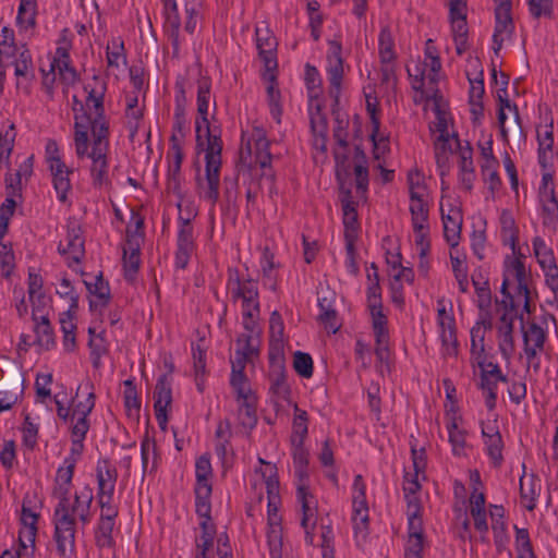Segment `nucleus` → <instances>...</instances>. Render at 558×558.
Returning <instances> with one entry per match:
<instances>
[{"instance_id":"nucleus-1","label":"nucleus","mask_w":558,"mask_h":558,"mask_svg":"<svg viewBox=\"0 0 558 558\" xmlns=\"http://www.w3.org/2000/svg\"><path fill=\"white\" fill-rule=\"evenodd\" d=\"M74 470L75 461L72 458L62 462L57 470L52 488V496L57 500L52 515V541L59 558L75 556L76 531L84 530L93 520V489L85 485L71 494Z\"/></svg>"},{"instance_id":"nucleus-2","label":"nucleus","mask_w":558,"mask_h":558,"mask_svg":"<svg viewBox=\"0 0 558 558\" xmlns=\"http://www.w3.org/2000/svg\"><path fill=\"white\" fill-rule=\"evenodd\" d=\"M529 275L519 257H508L505 262L501 293L509 300L510 308L505 310L497 326L498 349L501 356L509 361L514 352L513 324L515 308L523 306L530 313Z\"/></svg>"},{"instance_id":"nucleus-3","label":"nucleus","mask_w":558,"mask_h":558,"mask_svg":"<svg viewBox=\"0 0 558 558\" xmlns=\"http://www.w3.org/2000/svg\"><path fill=\"white\" fill-rule=\"evenodd\" d=\"M74 145L75 154L78 159L89 158L90 177L95 186H102L109 181V132L102 125L97 128L96 133H92V148L88 150V121L85 116L74 117Z\"/></svg>"},{"instance_id":"nucleus-4","label":"nucleus","mask_w":558,"mask_h":558,"mask_svg":"<svg viewBox=\"0 0 558 558\" xmlns=\"http://www.w3.org/2000/svg\"><path fill=\"white\" fill-rule=\"evenodd\" d=\"M227 290L233 302H242V325L246 331L256 330L259 318V293L257 282L241 277L238 269L228 270Z\"/></svg>"},{"instance_id":"nucleus-5","label":"nucleus","mask_w":558,"mask_h":558,"mask_svg":"<svg viewBox=\"0 0 558 558\" xmlns=\"http://www.w3.org/2000/svg\"><path fill=\"white\" fill-rule=\"evenodd\" d=\"M221 149V140L209 134L205 153V175L196 177V187L199 197L208 202L213 207L219 199Z\"/></svg>"},{"instance_id":"nucleus-6","label":"nucleus","mask_w":558,"mask_h":558,"mask_svg":"<svg viewBox=\"0 0 558 558\" xmlns=\"http://www.w3.org/2000/svg\"><path fill=\"white\" fill-rule=\"evenodd\" d=\"M428 101H433V110L436 119L429 129L433 133H438L435 140V155L439 167H445L448 162V153H452V145L459 146V138L456 133L449 132L450 117L442 107V98L439 94L432 96Z\"/></svg>"},{"instance_id":"nucleus-7","label":"nucleus","mask_w":558,"mask_h":558,"mask_svg":"<svg viewBox=\"0 0 558 558\" xmlns=\"http://www.w3.org/2000/svg\"><path fill=\"white\" fill-rule=\"evenodd\" d=\"M84 89L87 93L85 106L89 111L93 110V112H86L83 104H81L76 96H74V102L81 106L82 111L81 113H76L75 117L85 116L88 121V130H90L92 133H96L99 125H102L106 129V132H109V121L105 116L104 107L107 83L95 75L93 77V83H87L84 86Z\"/></svg>"},{"instance_id":"nucleus-8","label":"nucleus","mask_w":558,"mask_h":558,"mask_svg":"<svg viewBox=\"0 0 558 558\" xmlns=\"http://www.w3.org/2000/svg\"><path fill=\"white\" fill-rule=\"evenodd\" d=\"M547 330L536 323L523 329V351L527 368L534 373L541 369V355L546 352Z\"/></svg>"},{"instance_id":"nucleus-9","label":"nucleus","mask_w":558,"mask_h":558,"mask_svg":"<svg viewBox=\"0 0 558 558\" xmlns=\"http://www.w3.org/2000/svg\"><path fill=\"white\" fill-rule=\"evenodd\" d=\"M270 142L264 128L254 126L250 133L242 135V158L246 153L248 156H254V160L260 168H268L271 165L272 156L269 153Z\"/></svg>"},{"instance_id":"nucleus-10","label":"nucleus","mask_w":558,"mask_h":558,"mask_svg":"<svg viewBox=\"0 0 558 558\" xmlns=\"http://www.w3.org/2000/svg\"><path fill=\"white\" fill-rule=\"evenodd\" d=\"M178 221L179 230L174 264L177 268L185 269L195 251L194 228L191 225V215L183 217L180 214Z\"/></svg>"},{"instance_id":"nucleus-11","label":"nucleus","mask_w":558,"mask_h":558,"mask_svg":"<svg viewBox=\"0 0 558 558\" xmlns=\"http://www.w3.org/2000/svg\"><path fill=\"white\" fill-rule=\"evenodd\" d=\"M58 252L62 255L68 265L80 264L85 255V239L80 225L73 222L68 226L65 238L60 241Z\"/></svg>"},{"instance_id":"nucleus-12","label":"nucleus","mask_w":558,"mask_h":558,"mask_svg":"<svg viewBox=\"0 0 558 558\" xmlns=\"http://www.w3.org/2000/svg\"><path fill=\"white\" fill-rule=\"evenodd\" d=\"M296 499L301 505L300 523L305 533L307 545L314 544V529L317 522V501L304 485L298 487Z\"/></svg>"},{"instance_id":"nucleus-13","label":"nucleus","mask_w":558,"mask_h":558,"mask_svg":"<svg viewBox=\"0 0 558 558\" xmlns=\"http://www.w3.org/2000/svg\"><path fill=\"white\" fill-rule=\"evenodd\" d=\"M258 319H256V330L242 333L236 339V349L234 357L231 360V366L239 369H245L247 362H251L258 354Z\"/></svg>"},{"instance_id":"nucleus-14","label":"nucleus","mask_w":558,"mask_h":558,"mask_svg":"<svg viewBox=\"0 0 558 558\" xmlns=\"http://www.w3.org/2000/svg\"><path fill=\"white\" fill-rule=\"evenodd\" d=\"M327 75L330 84V95L338 100L343 78V60L341 58V46L335 41L330 44L327 54Z\"/></svg>"},{"instance_id":"nucleus-15","label":"nucleus","mask_w":558,"mask_h":558,"mask_svg":"<svg viewBox=\"0 0 558 558\" xmlns=\"http://www.w3.org/2000/svg\"><path fill=\"white\" fill-rule=\"evenodd\" d=\"M427 62L413 61L408 65L407 71L411 78L412 88L421 94V98L429 100L432 96H437V83L429 84L428 73H426Z\"/></svg>"},{"instance_id":"nucleus-16","label":"nucleus","mask_w":558,"mask_h":558,"mask_svg":"<svg viewBox=\"0 0 558 558\" xmlns=\"http://www.w3.org/2000/svg\"><path fill=\"white\" fill-rule=\"evenodd\" d=\"M154 400V410L157 423L162 430H166L168 424L167 411L172 402V391L171 386L165 376L159 378L156 384Z\"/></svg>"},{"instance_id":"nucleus-17","label":"nucleus","mask_w":558,"mask_h":558,"mask_svg":"<svg viewBox=\"0 0 558 558\" xmlns=\"http://www.w3.org/2000/svg\"><path fill=\"white\" fill-rule=\"evenodd\" d=\"M256 35V48L258 50V54L263 60L265 68L267 71H271L277 66L276 60V49H277V39L267 26L262 27L257 26L255 29Z\"/></svg>"},{"instance_id":"nucleus-18","label":"nucleus","mask_w":558,"mask_h":558,"mask_svg":"<svg viewBox=\"0 0 558 558\" xmlns=\"http://www.w3.org/2000/svg\"><path fill=\"white\" fill-rule=\"evenodd\" d=\"M441 219L444 223V236L451 248H456L459 244L461 226L463 221L461 209L449 205L448 213L444 206H440Z\"/></svg>"},{"instance_id":"nucleus-19","label":"nucleus","mask_w":558,"mask_h":558,"mask_svg":"<svg viewBox=\"0 0 558 558\" xmlns=\"http://www.w3.org/2000/svg\"><path fill=\"white\" fill-rule=\"evenodd\" d=\"M372 317V326L376 340L375 353L379 360H384L388 349L387 317L383 312V305L368 308Z\"/></svg>"},{"instance_id":"nucleus-20","label":"nucleus","mask_w":558,"mask_h":558,"mask_svg":"<svg viewBox=\"0 0 558 558\" xmlns=\"http://www.w3.org/2000/svg\"><path fill=\"white\" fill-rule=\"evenodd\" d=\"M268 379L269 392L271 395L274 403L276 405H279L282 402H290L291 388L287 380L286 368H280L279 371L269 369Z\"/></svg>"},{"instance_id":"nucleus-21","label":"nucleus","mask_w":558,"mask_h":558,"mask_svg":"<svg viewBox=\"0 0 558 558\" xmlns=\"http://www.w3.org/2000/svg\"><path fill=\"white\" fill-rule=\"evenodd\" d=\"M439 328V337L441 340V353L446 357H454L458 355V339L456 333L454 317H445L437 319Z\"/></svg>"},{"instance_id":"nucleus-22","label":"nucleus","mask_w":558,"mask_h":558,"mask_svg":"<svg viewBox=\"0 0 558 558\" xmlns=\"http://www.w3.org/2000/svg\"><path fill=\"white\" fill-rule=\"evenodd\" d=\"M537 143L538 163L543 170L550 169L555 158L553 124L537 129Z\"/></svg>"},{"instance_id":"nucleus-23","label":"nucleus","mask_w":558,"mask_h":558,"mask_svg":"<svg viewBox=\"0 0 558 558\" xmlns=\"http://www.w3.org/2000/svg\"><path fill=\"white\" fill-rule=\"evenodd\" d=\"M255 473L259 477V482L255 481L252 484V487L255 490H257L258 486H262L263 484H265L267 499H270V502L274 506L277 498H280V496H279L280 486H279V480H278V475H277V468L271 463H267L266 469H256Z\"/></svg>"},{"instance_id":"nucleus-24","label":"nucleus","mask_w":558,"mask_h":558,"mask_svg":"<svg viewBox=\"0 0 558 558\" xmlns=\"http://www.w3.org/2000/svg\"><path fill=\"white\" fill-rule=\"evenodd\" d=\"M496 25L493 35L494 50H500L505 39L509 38L513 31V21L511 17V10L507 8L495 9Z\"/></svg>"},{"instance_id":"nucleus-25","label":"nucleus","mask_w":558,"mask_h":558,"mask_svg":"<svg viewBox=\"0 0 558 558\" xmlns=\"http://www.w3.org/2000/svg\"><path fill=\"white\" fill-rule=\"evenodd\" d=\"M538 207L542 226L550 232H558V195L545 194Z\"/></svg>"},{"instance_id":"nucleus-26","label":"nucleus","mask_w":558,"mask_h":558,"mask_svg":"<svg viewBox=\"0 0 558 558\" xmlns=\"http://www.w3.org/2000/svg\"><path fill=\"white\" fill-rule=\"evenodd\" d=\"M498 99H499L498 123H499V128H500L501 138L505 142H508V138H509V128L506 126V120H507V114L505 112L506 109L509 110V112H511L514 117L515 128L518 130L519 136L521 138H525V133L523 131V126L521 123V119H520V114H519L517 105L511 104L507 97L504 98L500 93L498 94Z\"/></svg>"},{"instance_id":"nucleus-27","label":"nucleus","mask_w":558,"mask_h":558,"mask_svg":"<svg viewBox=\"0 0 558 558\" xmlns=\"http://www.w3.org/2000/svg\"><path fill=\"white\" fill-rule=\"evenodd\" d=\"M49 170L52 175V184L57 193V197L61 203H65L68 201V194L72 189L69 178L72 170L64 162L50 166Z\"/></svg>"},{"instance_id":"nucleus-28","label":"nucleus","mask_w":558,"mask_h":558,"mask_svg":"<svg viewBox=\"0 0 558 558\" xmlns=\"http://www.w3.org/2000/svg\"><path fill=\"white\" fill-rule=\"evenodd\" d=\"M311 129L313 133V146L316 150L325 153L327 149V120L319 106L310 112Z\"/></svg>"},{"instance_id":"nucleus-29","label":"nucleus","mask_w":558,"mask_h":558,"mask_svg":"<svg viewBox=\"0 0 558 558\" xmlns=\"http://www.w3.org/2000/svg\"><path fill=\"white\" fill-rule=\"evenodd\" d=\"M106 59L108 69L112 71L122 72L128 66L124 41L121 37H114L108 41Z\"/></svg>"},{"instance_id":"nucleus-30","label":"nucleus","mask_w":558,"mask_h":558,"mask_svg":"<svg viewBox=\"0 0 558 558\" xmlns=\"http://www.w3.org/2000/svg\"><path fill=\"white\" fill-rule=\"evenodd\" d=\"M163 4V16L166 27L168 28L170 39L175 49L179 48L180 45V27L181 20L178 11V5L175 0H161Z\"/></svg>"},{"instance_id":"nucleus-31","label":"nucleus","mask_w":558,"mask_h":558,"mask_svg":"<svg viewBox=\"0 0 558 558\" xmlns=\"http://www.w3.org/2000/svg\"><path fill=\"white\" fill-rule=\"evenodd\" d=\"M451 31L456 44V51L463 54L468 48L466 12L450 13Z\"/></svg>"},{"instance_id":"nucleus-32","label":"nucleus","mask_w":558,"mask_h":558,"mask_svg":"<svg viewBox=\"0 0 558 558\" xmlns=\"http://www.w3.org/2000/svg\"><path fill=\"white\" fill-rule=\"evenodd\" d=\"M123 264L125 278L132 280L141 264L140 243L136 236L128 238L126 244L123 247Z\"/></svg>"},{"instance_id":"nucleus-33","label":"nucleus","mask_w":558,"mask_h":558,"mask_svg":"<svg viewBox=\"0 0 558 558\" xmlns=\"http://www.w3.org/2000/svg\"><path fill=\"white\" fill-rule=\"evenodd\" d=\"M542 485L541 480L531 474H525L520 478V495L523 500L526 501L525 508L532 511L536 507V500L541 494Z\"/></svg>"},{"instance_id":"nucleus-34","label":"nucleus","mask_w":558,"mask_h":558,"mask_svg":"<svg viewBox=\"0 0 558 558\" xmlns=\"http://www.w3.org/2000/svg\"><path fill=\"white\" fill-rule=\"evenodd\" d=\"M37 16L36 0H21L17 9L16 24L21 32H28L35 28Z\"/></svg>"},{"instance_id":"nucleus-35","label":"nucleus","mask_w":558,"mask_h":558,"mask_svg":"<svg viewBox=\"0 0 558 558\" xmlns=\"http://www.w3.org/2000/svg\"><path fill=\"white\" fill-rule=\"evenodd\" d=\"M81 391L86 392V398L82 401H73L71 413L72 417H88L95 407V393L92 381L88 380L85 384L80 385L76 389V395H78Z\"/></svg>"},{"instance_id":"nucleus-36","label":"nucleus","mask_w":558,"mask_h":558,"mask_svg":"<svg viewBox=\"0 0 558 558\" xmlns=\"http://www.w3.org/2000/svg\"><path fill=\"white\" fill-rule=\"evenodd\" d=\"M231 368L230 384L235 391L238 403L257 399L247 383L244 369H239L235 366H231Z\"/></svg>"},{"instance_id":"nucleus-37","label":"nucleus","mask_w":558,"mask_h":558,"mask_svg":"<svg viewBox=\"0 0 558 558\" xmlns=\"http://www.w3.org/2000/svg\"><path fill=\"white\" fill-rule=\"evenodd\" d=\"M86 288L92 295L89 306L92 310L105 306L110 300V289L102 276H97L94 282L85 281Z\"/></svg>"},{"instance_id":"nucleus-38","label":"nucleus","mask_w":558,"mask_h":558,"mask_svg":"<svg viewBox=\"0 0 558 558\" xmlns=\"http://www.w3.org/2000/svg\"><path fill=\"white\" fill-rule=\"evenodd\" d=\"M533 252L541 268L544 270L553 271L555 270L556 258L554 256V252L549 245L545 242L541 236H535L532 241Z\"/></svg>"},{"instance_id":"nucleus-39","label":"nucleus","mask_w":558,"mask_h":558,"mask_svg":"<svg viewBox=\"0 0 558 558\" xmlns=\"http://www.w3.org/2000/svg\"><path fill=\"white\" fill-rule=\"evenodd\" d=\"M486 453L495 468H499L504 462L502 449L504 441L497 428H492V434H487L484 440Z\"/></svg>"},{"instance_id":"nucleus-40","label":"nucleus","mask_w":558,"mask_h":558,"mask_svg":"<svg viewBox=\"0 0 558 558\" xmlns=\"http://www.w3.org/2000/svg\"><path fill=\"white\" fill-rule=\"evenodd\" d=\"M33 319L35 320L34 331L36 333L35 342L45 350H50L54 347V336L53 329L49 323V319L46 316H41L40 320L37 319L35 314H33Z\"/></svg>"},{"instance_id":"nucleus-41","label":"nucleus","mask_w":558,"mask_h":558,"mask_svg":"<svg viewBox=\"0 0 558 558\" xmlns=\"http://www.w3.org/2000/svg\"><path fill=\"white\" fill-rule=\"evenodd\" d=\"M172 150H173V159L169 165L168 170V185L172 190H177L180 185V172L181 165L183 159V154L181 147L178 142V137L175 134L171 136Z\"/></svg>"},{"instance_id":"nucleus-42","label":"nucleus","mask_w":558,"mask_h":558,"mask_svg":"<svg viewBox=\"0 0 558 558\" xmlns=\"http://www.w3.org/2000/svg\"><path fill=\"white\" fill-rule=\"evenodd\" d=\"M257 399L238 403V422L246 432H251L257 424Z\"/></svg>"},{"instance_id":"nucleus-43","label":"nucleus","mask_w":558,"mask_h":558,"mask_svg":"<svg viewBox=\"0 0 558 558\" xmlns=\"http://www.w3.org/2000/svg\"><path fill=\"white\" fill-rule=\"evenodd\" d=\"M88 347L90 349L92 364L95 368H99L101 365V357L108 352L107 341L104 332L96 333L95 329L92 327L88 328Z\"/></svg>"},{"instance_id":"nucleus-44","label":"nucleus","mask_w":558,"mask_h":558,"mask_svg":"<svg viewBox=\"0 0 558 558\" xmlns=\"http://www.w3.org/2000/svg\"><path fill=\"white\" fill-rule=\"evenodd\" d=\"M294 417L292 422L291 444H304L308 433V415L295 403L293 405Z\"/></svg>"},{"instance_id":"nucleus-45","label":"nucleus","mask_w":558,"mask_h":558,"mask_svg":"<svg viewBox=\"0 0 558 558\" xmlns=\"http://www.w3.org/2000/svg\"><path fill=\"white\" fill-rule=\"evenodd\" d=\"M267 546L270 558H283L284 545L281 524L272 523V527H267Z\"/></svg>"},{"instance_id":"nucleus-46","label":"nucleus","mask_w":558,"mask_h":558,"mask_svg":"<svg viewBox=\"0 0 558 558\" xmlns=\"http://www.w3.org/2000/svg\"><path fill=\"white\" fill-rule=\"evenodd\" d=\"M499 222L504 244L510 245L514 252L518 240V229L512 214L509 210H502Z\"/></svg>"},{"instance_id":"nucleus-47","label":"nucleus","mask_w":558,"mask_h":558,"mask_svg":"<svg viewBox=\"0 0 558 558\" xmlns=\"http://www.w3.org/2000/svg\"><path fill=\"white\" fill-rule=\"evenodd\" d=\"M141 456H142V468L145 473L148 469V463L151 461L150 472L155 471L158 466L160 456L157 451L156 441L148 436L145 435L141 442Z\"/></svg>"},{"instance_id":"nucleus-48","label":"nucleus","mask_w":558,"mask_h":558,"mask_svg":"<svg viewBox=\"0 0 558 558\" xmlns=\"http://www.w3.org/2000/svg\"><path fill=\"white\" fill-rule=\"evenodd\" d=\"M341 203L345 233L349 232L354 239L357 228V213L355 203L352 201L350 191L345 193V196L341 199Z\"/></svg>"},{"instance_id":"nucleus-49","label":"nucleus","mask_w":558,"mask_h":558,"mask_svg":"<svg viewBox=\"0 0 558 558\" xmlns=\"http://www.w3.org/2000/svg\"><path fill=\"white\" fill-rule=\"evenodd\" d=\"M267 102L270 116L277 123H280L282 116L281 94L277 87L276 77L274 74L270 75L269 84L267 86Z\"/></svg>"},{"instance_id":"nucleus-50","label":"nucleus","mask_w":558,"mask_h":558,"mask_svg":"<svg viewBox=\"0 0 558 558\" xmlns=\"http://www.w3.org/2000/svg\"><path fill=\"white\" fill-rule=\"evenodd\" d=\"M412 228L414 232L415 243L421 247L422 253L428 246L429 222L428 214L420 216H411Z\"/></svg>"},{"instance_id":"nucleus-51","label":"nucleus","mask_w":558,"mask_h":558,"mask_svg":"<svg viewBox=\"0 0 558 558\" xmlns=\"http://www.w3.org/2000/svg\"><path fill=\"white\" fill-rule=\"evenodd\" d=\"M195 510L201 521H211L210 496L213 488H195Z\"/></svg>"},{"instance_id":"nucleus-52","label":"nucleus","mask_w":558,"mask_h":558,"mask_svg":"<svg viewBox=\"0 0 558 558\" xmlns=\"http://www.w3.org/2000/svg\"><path fill=\"white\" fill-rule=\"evenodd\" d=\"M213 475V469L210 458L207 454L201 456L195 463V476L196 485L195 488H211L210 478Z\"/></svg>"},{"instance_id":"nucleus-53","label":"nucleus","mask_w":558,"mask_h":558,"mask_svg":"<svg viewBox=\"0 0 558 558\" xmlns=\"http://www.w3.org/2000/svg\"><path fill=\"white\" fill-rule=\"evenodd\" d=\"M209 99H210V83L206 78H202L198 81L197 85V112L202 117V120L208 129V109H209ZM209 132V130H207Z\"/></svg>"},{"instance_id":"nucleus-54","label":"nucleus","mask_w":558,"mask_h":558,"mask_svg":"<svg viewBox=\"0 0 558 558\" xmlns=\"http://www.w3.org/2000/svg\"><path fill=\"white\" fill-rule=\"evenodd\" d=\"M425 62L429 66L428 78L429 84L437 83L438 72L441 69V62L438 54V50L432 39H428L425 44Z\"/></svg>"},{"instance_id":"nucleus-55","label":"nucleus","mask_w":558,"mask_h":558,"mask_svg":"<svg viewBox=\"0 0 558 558\" xmlns=\"http://www.w3.org/2000/svg\"><path fill=\"white\" fill-rule=\"evenodd\" d=\"M514 548L517 553V558H536L535 553L533 550L529 531L526 529H520L518 526H514Z\"/></svg>"},{"instance_id":"nucleus-56","label":"nucleus","mask_w":558,"mask_h":558,"mask_svg":"<svg viewBox=\"0 0 558 558\" xmlns=\"http://www.w3.org/2000/svg\"><path fill=\"white\" fill-rule=\"evenodd\" d=\"M269 369L286 368L284 342L282 338L270 339L268 350Z\"/></svg>"},{"instance_id":"nucleus-57","label":"nucleus","mask_w":558,"mask_h":558,"mask_svg":"<svg viewBox=\"0 0 558 558\" xmlns=\"http://www.w3.org/2000/svg\"><path fill=\"white\" fill-rule=\"evenodd\" d=\"M124 391H123V400L124 407L130 416L138 415L141 410V400L138 399L136 387L134 385L133 379H126L123 383Z\"/></svg>"},{"instance_id":"nucleus-58","label":"nucleus","mask_w":558,"mask_h":558,"mask_svg":"<svg viewBox=\"0 0 558 558\" xmlns=\"http://www.w3.org/2000/svg\"><path fill=\"white\" fill-rule=\"evenodd\" d=\"M447 429L449 434V442L452 446V452L456 456H461L465 448V432L458 427L457 420L452 417L448 424Z\"/></svg>"},{"instance_id":"nucleus-59","label":"nucleus","mask_w":558,"mask_h":558,"mask_svg":"<svg viewBox=\"0 0 558 558\" xmlns=\"http://www.w3.org/2000/svg\"><path fill=\"white\" fill-rule=\"evenodd\" d=\"M14 125L11 124L4 132H0V167L9 166L11 153L15 141Z\"/></svg>"},{"instance_id":"nucleus-60","label":"nucleus","mask_w":558,"mask_h":558,"mask_svg":"<svg viewBox=\"0 0 558 558\" xmlns=\"http://www.w3.org/2000/svg\"><path fill=\"white\" fill-rule=\"evenodd\" d=\"M318 306L320 310L319 320L325 325L326 328H329L333 333L339 329L337 312L331 306V303L327 298H323L318 300Z\"/></svg>"},{"instance_id":"nucleus-61","label":"nucleus","mask_w":558,"mask_h":558,"mask_svg":"<svg viewBox=\"0 0 558 558\" xmlns=\"http://www.w3.org/2000/svg\"><path fill=\"white\" fill-rule=\"evenodd\" d=\"M378 45L380 62L393 61L396 58L393 50L395 41L392 34L388 27L381 28L378 37Z\"/></svg>"},{"instance_id":"nucleus-62","label":"nucleus","mask_w":558,"mask_h":558,"mask_svg":"<svg viewBox=\"0 0 558 558\" xmlns=\"http://www.w3.org/2000/svg\"><path fill=\"white\" fill-rule=\"evenodd\" d=\"M356 163L354 166V174L356 187L359 191L365 192L368 185V170L366 166L365 155L359 147L355 148Z\"/></svg>"},{"instance_id":"nucleus-63","label":"nucleus","mask_w":558,"mask_h":558,"mask_svg":"<svg viewBox=\"0 0 558 558\" xmlns=\"http://www.w3.org/2000/svg\"><path fill=\"white\" fill-rule=\"evenodd\" d=\"M410 198L426 197L427 187L424 175L418 169H412L408 173Z\"/></svg>"},{"instance_id":"nucleus-64","label":"nucleus","mask_w":558,"mask_h":558,"mask_svg":"<svg viewBox=\"0 0 558 558\" xmlns=\"http://www.w3.org/2000/svg\"><path fill=\"white\" fill-rule=\"evenodd\" d=\"M485 329L476 324L471 329V362H475L476 360L485 356Z\"/></svg>"}]
</instances>
